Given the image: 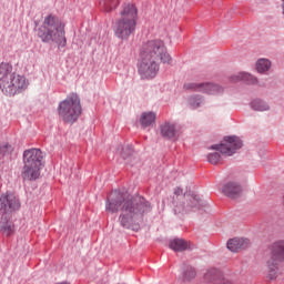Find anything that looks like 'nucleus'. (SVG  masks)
I'll list each match as a JSON object with an SVG mask.
<instances>
[{"label": "nucleus", "instance_id": "obj_1", "mask_svg": "<svg viewBox=\"0 0 284 284\" xmlns=\"http://www.w3.org/2000/svg\"><path fill=\"white\" fill-rule=\"evenodd\" d=\"M105 210L111 214L120 212L118 223L124 230L139 232L143 225V217L151 212L152 206L145 199L130 197L121 192H113L111 199L105 202Z\"/></svg>", "mask_w": 284, "mask_h": 284}, {"label": "nucleus", "instance_id": "obj_30", "mask_svg": "<svg viewBox=\"0 0 284 284\" xmlns=\"http://www.w3.org/2000/svg\"><path fill=\"white\" fill-rule=\"evenodd\" d=\"M175 194H183V190L178 189V191H175Z\"/></svg>", "mask_w": 284, "mask_h": 284}, {"label": "nucleus", "instance_id": "obj_3", "mask_svg": "<svg viewBox=\"0 0 284 284\" xmlns=\"http://www.w3.org/2000/svg\"><path fill=\"white\" fill-rule=\"evenodd\" d=\"M36 31L42 43H57L59 48L68 45L65 24L54 14L45 16Z\"/></svg>", "mask_w": 284, "mask_h": 284}, {"label": "nucleus", "instance_id": "obj_27", "mask_svg": "<svg viewBox=\"0 0 284 284\" xmlns=\"http://www.w3.org/2000/svg\"><path fill=\"white\" fill-rule=\"evenodd\" d=\"M133 152L134 151L132 150V148L126 146V148L122 149L121 156H122V159H128L129 156H132Z\"/></svg>", "mask_w": 284, "mask_h": 284}, {"label": "nucleus", "instance_id": "obj_21", "mask_svg": "<svg viewBox=\"0 0 284 284\" xmlns=\"http://www.w3.org/2000/svg\"><path fill=\"white\" fill-rule=\"evenodd\" d=\"M272 68V62L267 59H260L256 62V70L260 72V74H263V72H267Z\"/></svg>", "mask_w": 284, "mask_h": 284}, {"label": "nucleus", "instance_id": "obj_9", "mask_svg": "<svg viewBox=\"0 0 284 284\" xmlns=\"http://www.w3.org/2000/svg\"><path fill=\"white\" fill-rule=\"evenodd\" d=\"M242 148L243 142L237 136L225 138L223 143L211 146L212 150H216L223 156H232L236 150H241Z\"/></svg>", "mask_w": 284, "mask_h": 284}, {"label": "nucleus", "instance_id": "obj_12", "mask_svg": "<svg viewBox=\"0 0 284 284\" xmlns=\"http://www.w3.org/2000/svg\"><path fill=\"white\" fill-rule=\"evenodd\" d=\"M204 278L207 283H214V284H236L234 280L225 277L223 275V272L211 268L204 274Z\"/></svg>", "mask_w": 284, "mask_h": 284}, {"label": "nucleus", "instance_id": "obj_10", "mask_svg": "<svg viewBox=\"0 0 284 284\" xmlns=\"http://www.w3.org/2000/svg\"><path fill=\"white\" fill-rule=\"evenodd\" d=\"M185 90H195L196 92H203V94H223V88L212 82H187L184 84Z\"/></svg>", "mask_w": 284, "mask_h": 284}, {"label": "nucleus", "instance_id": "obj_17", "mask_svg": "<svg viewBox=\"0 0 284 284\" xmlns=\"http://www.w3.org/2000/svg\"><path fill=\"white\" fill-rule=\"evenodd\" d=\"M156 121V113L154 112H143L140 115L139 123L142 128H150Z\"/></svg>", "mask_w": 284, "mask_h": 284}, {"label": "nucleus", "instance_id": "obj_2", "mask_svg": "<svg viewBox=\"0 0 284 284\" xmlns=\"http://www.w3.org/2000/svg\"><path fill=\"white\" fill-rule=\"evenodd\" d=\"M159 59L162 63H172V57L161 40H151L143 44L138 72L142 79H154L159 73Z\"/></svg>", "mask_w": 284, "mask_h": 284}, {"label": "nucleus", "instance_id": "obj_13", "mask_svg": "<svg viewBox=\"0 0 284 284\" xmlns=\"http://www.w3.org/2000/svg\"><path fill=\"white\" fill-rule=\"evenodd\" d=\"M223 193L225 196H229V199H239V196L243 194V187L236 182H229L224 185Z\"/></svg>", "mask_w": 284, "mask_h": 284}, {"label": "nucleus", "instance_id": "obj_14", "mask_svg": "<svg viewBox=\"0 0 284 284\" xmlns=\"http://www.w3.org/2000/svg\"><path fill=\"white\" fill-rule=\"evenodd\" d=\"M230 81L231 83H239V81H244L245 83H248V85H254L258 83V80L254 78V75L245 72H240L231 75Z\"/></svg>", "mask_w": 284, "mask_h": 284}, {"label": "nucleus", "instance_id": "obj_20", "mask_svg": "<svg viewBox=\"0 0 284 284\" xmlns=\"http://www.w3.org/2000/svg\"><path fill=\"white\" fill-rule=\"evenodd\" d=\"M100 6L104 12H112V10H116L119 0H102Z\"/></svg>", "mask_w": 284, "mask_h": 284}, {"label": "nucleus", "instance_id": "obj_6", "mask_svg": "<svg viewBox=\"0 0 284 284\" xmlns=\"http://www.w3.org/2000/svg\"><path fill=\"white\" fill-rule=\"evenodd\" d=\"M57 110L64 123H75L77 119L81 116V99L72 93L59 103Z\"/></svg>", "mask_w": 284, "mask_h": 284}, {"label": "nucleus", "instance_id": "obj_25", "mask_svg": "<svg viewBox=\"0 0 284 284\" xmlns=\"http://www.w3.org/2000/svg\"><path fill=\"white\" fill-rule=\"evenodd\" d=\"M201 103H203V98L200 95H193L189 98V105H191L193 110H196V108H201Z\"/></svg>", "mask_w": 284, "mask_h": 284}, {"label": "nucleus", "instance_id": "obj_29", "mask_svg": "<svg viewBox=\"0 0 284 284\" xmlns=\"http://www.w3.org/2000/svg\"><path fill=\"white\" fill-rule=\"evenodd\" d=\"M195 205H199V197H193Z\"/></svg>", "mask_w": 284, "mask_h": 284}, {"label": "nucleus", "instance_id": "obj_19", "mask_svg": "<svg viewBox=\"0 0 284 284\" xmlns=\"http://www.w3.org/2000/svg\"><path fill=\"white\" fill-rule=\"evenodd\" d=\"M251 108L255 112H267L270 110V104L263 100H253L251 102Z\"/></svg>", "mask_w": 284, "mask_h": 284}, {"label": "nucleus", "instance_id": "obj_22", "mask_svg": "<svg viewBox=\"0 0 284 284\" xmlns=\"http://www.w3.org/2000/svg\"><path fill=\"white\" fill-rule=\"evenodd\" d=\"M0 230L6 236H12V234H14V224L11 222H2Z\"/></svg>", "mask_w": 284, "mask_h": 284}, {"label": "nucleus", "instance_id": "obj_28", "mask_svg": "<svg viewBox=\"0 0 284 284\" xmlns=\"http://www.w3.org/2000/svg\"><path fill=\"white\" fill-rule=\"evenodd\" d=\"M7 150H8V144H6L4 146L0 148V153L1 154H6Z\"/></svg>", "mask_w": 284, "mask_h": 284}, {"label": "nucleus", "instance_id": "obj_4", "mask_svg": "<svg viewBox=\"0 0 284 284\" xmlns=\"http://www.w3.org/2000/svg\"><path fill=\"white\" fill-rule=\"evenodd\" d=\"M136 19H139V11L134 4H125L122 7L120 17L115 20L113 26L114 34L118 39L125 41L134 34L136 30Z\"/></svg>", "mask_w": 284, "mask_h": 284}, {"label": "nucleus", "instance_id": "obj_24", "mask_svg": "<svg viewBox=\"0 0 284 284\" xmlns=\"http://www.w3.org/2000/svg\"><path fill=\"white\" fill-rule=\"evenodd\" d=\"M207 161L212 165H219L220 163H223V158H221V153L212 152L207 154Z\"/></svg>", "mask_w": 284, "mask_h": 284}, {"label": "nucleus", "instance_id": "obj_16", "mask_svg": "<svg viewBox=\"0 0 284 284\" xmlns=\"http://www.w3.org/2000/svg\"><path fill=\"white\" fill-rule=\"evenodd\" d=\"M160 134L163 139H174L176 136V125L170 122L162 123L160 125Z\"/></svg>", "mask_w": 284, "mask_h": 284}, {"label": "nucleus", "instance_id": "obj_11", "mask_svg": "<svg viewBox=\"0 0 284 284\" xmlns=\"http://www.w3.org/2000/svg\"><path fill=\"white\" fill-rule=\"evenodd\" d=\"M20 207L21 203H19V199L14 193H4L0 196V212L2 214H10V212H14Z\"/></svg>", "mask_w": 284, "mask_h": 284}, {"label": "nucleus", "instance_id": "obj_26", "mask_svg": "<svg viewBox=\"0 0 284 284\" xmlns=\"http://www.w3.org/2000/svg\"><path fill=\"white\" fill-rule=\"evenodd\" d=\"M184 281H192L196 278V271L192 266H187L184 271Z\"/></svg>", "mask_w": 284, "mask_h": 284}, {"label": "nucleus", "instance_id": "obj_7", "mask_svg": "<svg viewBox=\"0 0 284 284\" xmlns=\"http://www.w3.org/2000/svg\"><path fill=\"white\" fill-rule=\"evenodd\" d=\"M28 79L17 72L0 78V90L6 97H14V94L21 93L28 89Z\"/></svg>", "mask_w": 284, "mask_h": 284}, {"label": "nucleus", "instance_id": "obj_18", "mask_svg": "<svg viewBox=\"0 0 284 284\" xmlns=\"http://www.w3.org/2000/svg\"><path fill=\"white\" fill-rule=\"evenodd\" d=\"M170 248L173 250V252H185L187 248V241L174 239L170 242Z\"/></svg>", "mask_w": 284, "mask_h": 284}, {"label": "nucleus", "instance_id": "obj_8", "mask_svg": "<svg viewBox=\"0 0 284 284\" xmlns=\"http://www.w3.org/2000/svg\"><path fill=\"white\" fill-rule=\"evenodd\" d=\"M284 262V240L275 241L271 245V253L266 261L267 278L276 281L278 278V265Z\"/></svg>", "mask_w": 284, "mask_h": 284}, {"label": "nucleus", "instance_id": "obj_5", "mask_svg": "<svg viewBox=\"0 0 284 284\" xmlns=\"http://www.w3.org/2000/svg\"><path fill=\"white\" fill-rule=\"evenodd\" d=\"M43 153L39 149H31L23 153L22 179L24 181H37L41 176L43 165Z\"/></svg>", "mask_w": 284, "mask_h": 284}, {"label": "nucleus", "instance_id": "obj_23", "mask_svg": "<svg viewBox=\"0 0 284 284\" xmlns=\"http://www.w3.org/2000/svg\"><path fill=\"white\" fill-rule=\"evenodd\" d=\"M10 74H14V72H12V64H10L8 62H2L0 64L1 79H3V77H10Z\"/></svg>", "mask_w": 284, "mask_h": 284}, {"label": "nucleus", "instance_id": "obj_15", "mask_svg": "<svg viewBox=\"0 0 284 284\" xmlns=\"http://www.w3.org/2000/svg\"><path fill=\"white\" fill-rule=\"evenodd\" d=\"M248 245L250 240L235 237L227 242L226 247L230 252H239L240 250H245Z\"/></svg>", "mask_w": 284, "mask_h": 284}]
</instances>
